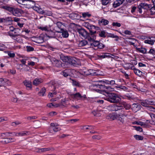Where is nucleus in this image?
<instances>
[{"instance_id": "nucleus-43", "label": "nucleus", "mask_w": 155, "mask_h": 155, "mask_svg": "<svg viewBox=\"0 0 155 155\" xmlns=\"http://www.w3.org/2000/svg\"><path fill=\"white\" fill-rule=\"evenodd\" d=\"M137 41V40L133 38H130L129 39V43L131 45H133L135 47H136L134 44L135 42Z\"/></svg>"}, {"instance_id": "nucleus-61", "label": "nucleus", "mask_w": 155, "mask_h": 155, "mask_svg": "<svg viewBox=\"0 0 155 155\" xmlns=\"http://www.w3.org/2000/svg\"><path fill=\"white\" fill-rule=\"evenodd\" d=\"M107 83L108 84L112 85L115 84V81L114 80H112L110 81H107Z\"/></svg>"}, {"instance_id": "nucleus-36", "label": "nucleus", "mask_w": 155, "mask_h": 155, "mask_svg": "<svg viewBox=\"0 0 155 155\" xmlns=\"http://www.w3.org/2000/svg\"><path fill=\"white\" fill-rule=\"evenodd\" d=\"M15 139L13 137L7 138L5 139V142L6 143L14 142L15 141Z\"/></svg>"}, {"instance_id": "nucleus-4", "label": "nucleus", "mask_w": 155, "mask_h": 155, "mask_svg": "<svg viewBox=\"0 0 155 155\" xmlns=\"http://www.w3.org/2000/svg\"><path fill=\"white\" fill-rule=\"evenodd\" d=\"M84 25L89 30L91 33L94 34L96 33V27L94 26L88 22H84Z\"/></svg>"}, {"instance_id": "nucleus-3", "label": "nucleus", "mask_w": 155, "mask_h": 155, "mask_svg": "<svg viewBox=\"0 0 155 155\" xmlns=\"http://www.w3.org/2000/svg\"><path fill=\"white\" fill-rule=\"evenodd\" d=\"M3 134H5L7 136L8 135V134H12L14 136H15L16 137H22L26 136L29 134H30V132L29 131H21L20 132L18 133L14 132L13 133H12L8 132L6 133H3Z\"/></svg>"}, {"instance_id": "nucleus-47", "label": "nucleus", "mask_w": 155, "mask_h": 155, "mask_svg": "<svg viewBox=\"0 0 155 155\" xmlns=\"http://www.w3.org/2000/svg\"><path fill=\"white\" fill-rule=\"evenodd\" d=\"M72 81L73 85L78 87L80 86V84L78 81L74 80H72Z\"/></svg>"}, {"instance_id": "nucleus-11", "label": "nucleus", "mask_w": 155, "mask_h": 155, "mask_svg": "<svg viewBox=\"0 0 155 155\" xmlns=\"http://www.w3.org/2000/svg\"><path fill=\"white\" fill-rule=\"evenodd\" d=\"M51 127H49V131L50 133H51V129H52L54 131L57 132L61 130V128L58 127V124L57 123H51L50 124Z\"/></svg>"}, {"instance_id": "nucleus-15", "label": "nucleus", "mask_w": 155, "mask_h": 155, "mask_svg": "<svg viewBox=\"0 0 155 155\" xmlns=\"http://www.w3.org/2000/svg\"><path fill=\"white\" fill-rule=\"evenodd\" d=\"M141 106L138 103H134L131 106V109L134 112L139 110L141 108Z\"/></svg>"}, {"instance_id": "nucleus-57", "label": "nucleus", "mask_w": 155, "mask_h": 155, "mask_svg": "<svg viewBox=\"0 0 155 155\" xmlns=\"http://www.w3.org/2000/svg\"><path fill=\"white\" fill-rule=\"evenodd\" d=\"M22 36H18L17 37V39L16 41L19 43L22 42V39L21 38Z\"/></svg>"}, {"instance_id": "nucleus-6", "label": "nucleus", "mask_w": 155, "mask_h": 155, "mask_svg": "<svg viewBox=\"0 0 155 155\" xmlns=\"http://www.w3.org/2000/svg\"><path fill=\"white\" fill-rule=\"evenodd\" d=\"M71 96L72 98L78 100L81 99L84 100L87 98L85 95L82 96L79 92L72 94H71Z\"/></svg>"}, {"instance_id": "nucleus-19", "label": "nucleus", "mask_w": 155, "mask_h": 155, "mask_svg": "<svg viewBox=\"0 0 155 155\" xmlns=\"http://www.w3.org/2000/svg\"><path fill=\"white\" fill-rule=\"evenodd\" d=\"M69 16L73 20L79 19L81 17V15L75 13H71L69 14Z\"/></svg>"}, {"instance_id": "nucleus-20", "label": "nucleus", "mask_w": 155, "mask_h": 155, "mask_svg": "<svg viewBox=\"0 0 155 155\" xmlns=\"http://www.w3.org/2000/svg\"><path fill=\"white\" fill-rule=\"evenodd\" d=\"M78 33L84 38L87 37L88 33L83 28L78 29Z\"/></svg>"}, {"instance_id": "nucleus-23", "label": "nucleus", "mask_w": 155, "mask_h": 155, "mask_svg": "<svg viewBox=\"0 0 155 155\" xmlns=\"http://www.w3.org/2000/svg\"><path fill=\"white\" fill-rule=\"evenodd\" d=\"M60 58L63 61L65 62V63H66L67 64L69 63L70 57L68 56H64L63 55H61L60 56Z\"/></svg>"}, {"instance_id": "nucleus-41", "label": "nucleus", "mask_w": 155, "mask_h": 155, "mask_svg": "<svg viewBox=\"0 0 155 155\" xmlns=\"http://www.w3.org/2000/svg\"><path fill=\"white\" fill-rule=\"evenodd\" d=\"M39 150H41V152H45L50 150H53V149L52 148L48 147L46 148H41Z\"/></svg>"}, {"instance_id": "nucleus-12", "label": "nucleus", "mask_w": 155, "mask_h": 155, "mask_svg": "<svg viewBox=\"0 0 155 155\" xmlns=\"http://www.w3.org/2000/svg\"><path fill=\"white\" fill-rule=\"evenodd\" d=\"M51 61L54 66L57 67H62V64L61 61L56 59L54 58H52L51 59Z\"/></svg>"}, {"instance_id": "nucleus-44", "label": "nucleus", "mask_w": 155, "mask_h": 155, "mask_svg": "<svg viewBox=\"0 0 155 155\" xmlns=\"http://www.w3.org/2000/svg\"><path fill=\"white\" fill-rule=\"evenodd\" d=\"M116 87L117 88H120L125 91H127L128 89V88L127 87L124 86L120 85L119 86H116Z\"/></svg>"}, {"instance_id": "nucleus-48", "label": "nucleus", "mask_w": 155, "mask_h": 155, "mask_svg": "<svg viewBox=\"0 0 155 155\" xmlns=\"http://www.w3.org/2000/svg\"><path fill=\"white\" fill-rule=\"evenodd\" d=\"M144 42L145 43L148 44L150 45H152L154 44L153 40H145L144 41Z\"/></svg>"}, {"instance_id": "nucleus-52", "label": "nucleus", "mask_w": 155, "mask_h": 155, "mask_svg": "<svg viewBox=\"0 0 155 155\" xmlns=\"http://www.w3.org/2000/svg\"><path fill=\"white\" fill-rule=\"evenodd\" d=\"M4 18L5 19L4 22L12 21V20L11 17H8Z\"/></svg>"}, {"instance_id": "nucleus-18", "label": "nucleus", "mask_w": 155, "mask_h": 155, "mask_svg": "<svg viewBox=\"0 0 155 155\" xmlns=\"http://www.w3.org/2000/svg\"><path fill=\"white\" fill-rule=\"evenodd\" d=\"M119 104L121 106H123L124 108H125L126 110H128L131 108V105L124 101L121 100L119 102Z\"/></svg>"}, {"instance_id": "nucleus-37", "label": "nucleus", "mask_w": 155, "mask_h": 155, "mask_svg": "<svg viewBox=\"0 0 155 155\" xmlns=\"http://www.w3.org/2000/svg\"><path fill=\"white\" fill-rule=\"evenodd\" d=\"M3 8L8 11L11 13H12L14 8L9 6H5L3 7Z\"/></svg>"}, {"instance_id": "nucleus-63", "label": "nucleus", "mask_w": 155, "mask_h": 155, "mask_svg": "<svg viewBox=\"0 0 155 155\" xmlns=\"http://www.w3.org/2000/svg\"><path fill=\"white\" fill-rule=\"evenodd\" d=\"M147 107L148 109L150 111L155 112V108H154L153 107L150 106V105L149 106V107Z\"/></svg>"}, {"instance_id": "nucleus-45", "label": "nucleus", "mask_w": 155, "mask_h": 155, "mask_svg": "<svg viewBox=\"0 0 155 155\" xmlns=\"http://www.w3.org/2000/svg\"><path fill=\"white\" fill-rule=\"evenodd\" d=\"M39 28L42 31H45L47 32L49 30V29L47 26L44 27L40 26L39 27Z\"/></svg>"}, {"instance_id": "nucleus-59", "label": "nucleus", "mask_w": 155, "mask_h": 155, "mask_svg": "<svg viewBox=\"0 0 155 155\" xmlns=\"http://www.w3.org/2000/svg\"><path fill=\"white\" fill-rule=\"evenodd\" d=\"M56 25L58 28L61 29L62 26H63V25L62 24V23L60 22H57L56 23Z\"/></svg>"}, {"instance_id": "nucleus-35", "label": "nucleus", "mask_w": 155, "mask_h": 155, "mask_svg": "<svg viewBox=\"0 0 155 155\" xmlns=\"http://www.w3.org/2000/svg\"><path fill=\"white\" fill-rule=\"evenodd\" d=\"M134 123L135 124L141 125V126H142L143 127H147V125L144 122H142L141 121H135L134 122Z\"/></svg>"}, {"instance_id": "nucleus-51", "label": "nucleus", "mask_w": 155, "mask_h": 155, "mask_svg": "<svg viewBox=\"0 0 155 155\" xmlns=\"http://www.w3.org/2000/svg\"><path fill=\"white\" fill-rule=\"evenodd\" d=\"M57 94V92L54 90L52 92H50L48 95L49 97H54V95H55Z\"/></svg>"}, {"instance_id": "nucleus-25", "label": "nucleus", "mask_w": 155, "mask_h": 155, "mask_svg": "<svg viewBox=\"0 0 155 155\" xmlns=\"http://www.w3.org/2000/svg\"><path fill=\"white\" fill-rule=\"evenodd\" d=\"M44 38L41 36L36 37L34 41L37 43H42L44 42Z\"/></svg>"}, {"instance_id": "nucleus-22", "label": "nucleus", "mask_w": 155, "mask_h": 155, "mask_svg": "<svg viewBox=\"0 0 155 155\" xmlns=\"http://www.w3.org/2000/svg\"><path fill=\"white\" fill-rule=\"evenodd\" d=\"M23 83L26 87L30 89L32 88V83L31 81L25 80L23 81Z\"/></svg>"}, {"instance_id": "nucleus-38", "label": "nucleus", "mask_w": 155, "mask_h": 155, "mask_svg": "<svg viewBox=\"0 0 155 155\" xmlns=\"http://www.w3.org/2000/svg\"><path fill=\"white\" fill-rule=\"evenodd\" d=\"M82 17L84 18L89 17L91 15L88 12L82 13Z\"/></svg>"}, {"instance_id": "nucleus-34", "label": "nucleus", "mask_w": 155, "mask_h": 155, "mask_svg": "<svg viewBox=\"0 0 155 155\" xmlns=\"http://www.w3.org/2000/svg\"><path fill=\"white\" fill-rule=\"evenodd\" d=\"M106 118L110 120H114L116 118V117L113 114H110L106 116Z\"/></svg>"}, {"instance_id": "nucleus-55", "label": "nucleus", "mask_w": 155, "mask_h": 155, "mask_svg": "<svg viewBox=\"0 0 155 155\" xmlns=\"http://www.w3.org/2000/svg\"><path fill=\"white\" fill-rule=\"evenodd\" d=\"M17 2L20 4L25 5L26 0H17Z\"/></svg>"}, {"instance_id": "nucleus-21", "label": "nucleus", "mask_w": 155, "mask_h": 155, "mask_svg": "<svg viewBox=\"0 0 155 155\" xmlns=\"http://www.w3.org/2000/svg\"><path fill=\"white\" fill-rule=\"evenodd\" d=\"M69 99H68L64 98L61 100V106L64 107H67L70 103L68 102Z\"/></svg>"}, {"instance_id": "nucleus-58", "label": "nucleus", "mask_w": 155, "mask_h": 155, "mask_svg": "<svg viewBox=\"0 0 155 155\" xmlns=\"http://www.w3.org/2000/svg\"><path fill=\"white\" fill-rule=\"evenodd\" d=\"M148 53L153 54L154 57L155 56V50L153 49H150Z\"/></svg>"}, {"instance_id": "nucleus-50", "label": "nucleus", "mask_w": 155, "mask_h": 155, "mask_svg": "<svg viewBox=\"0 0 155 155\" xmlns=\"http://www.w3.org/2000/svg\"><path fill=\"white\" fill-rule=\"evenodd\" d=\"M134 137L137 140H142L143 139L142 136L138 135H135L134 136Z\"/></svg>"}, {"instance_id": "nucleus-46", "label": "nucleus", "mask_w": 155, "mask_h": 155, "mask_svg": "<svg viewBox=\"0 0 155 155\" xmlns=\"http://www.w3.org/2000/svg\"><path fill=\"white\" fill-rule=\"evenodd\" d=\"M111 0H101V2L103 5H106L108 4L110 2Z\"/></svg>"}, {"instance_id": "nucleus-14", "label": "nucleus", "mask_w": 155, "mask_h": 155, "mask_svg": "<svg viewBox=\"0 0 155 155\" xmlns=\"http://www.w3.org/2000/svg\"><path fill=\"white\" fill-rule=\"evenodd\" d=\"M6 84L10 85V81L6 79L0 78V87Z\"/></svg>"}, {"instance_id": "nucleus-13", "label": "nucleus", "mask_w": 155, "mask_h": 155, "mask_svg": "<svg viewBox=\"0 0 155 155\" xmlns=\"http://www.w3.org/2000/svg\"><path fill=\"white\" fill-rule=\"evenodd\" d=\"M129 69L134 70V73L139 76L140 77L142 75V72L140 70L136 68L132 64H130Z\"/></svg>"}, {"instance_id": "nucleus-64", "label": "nucleus", "mask_w": 155, "mask_h": 155, "mask_svg": "<svg viewBox=\"0 0 155 155\" xmlns=\"http://www.w3.org/2000/svg\"><path fill=\"white\" fill-rule=\"evenodd\" d=\"M35 127L36 128H38L40 127L41 125V122L38 121H37L36 123L35 124Z\"/></svg>"}, {"instance_id": "nucleus-27", "label": "nucleus", "mask_w": 155, "mask_h": 155, "mask_svg": "<svg viewBox=\"0 0 155 155\" xmlns=\"http://www.w3.org/2000/svg\"><path fill=\"white\" fill-rule=\"evenodd\" d=\"M46 36L47 37L49 38H54L55 37L54 33L52 31H48L46 34Z\"/></svg>"}, {"instance_id": "nucleus-62", "label": "nucleus", "mask_w": 155, "mask_h": 155, "mask_svg": "<svg viewBox=\"0 0 155 155\" xmlns=\"http://www.w3.org/2000/svg\"><path fill=\"white\" fill-rule=\"evenodd\" d=\"M120 5V3L117 1L115 2L113 4V6L114 8H116Z\"/></svg>"}, {"instance_id": "nucleus-16", "label": "nucleus", "mask_w": 155, "mask_h": 155, "mask_svg": "<svg viewBox=\"0 0 155 155\" xmlns=\"http://www.w3.org/2000/svg\"><path fill=\"white\" fill-rule=\"evenodd\" d=\"M25 5H26L28 8H32L35 5V2L31 0H26Z\"/></svg>"}, {"instance_id": "nucleus-60", "label": "nucleus", "mask_w": 155, "mask_h": 155, "mask_svg": "<svg viewBox=\"0 0 155 155\" xmlns=\"http://www.w3.org/2000/svg\"><path fill=\"white\" fill-rule=\"evenodd\" d=\"M104 45L101 43H100L99 42V44H98L97 48H98L102 49L104 48Z\"/></svg>"}, {"instance_id": "nucleus-31", "label": "nucleus", "mask_w": 155, "mask_h": 155, "mask_svg": "<svg viewBox=\"0 0 155 155\" xmlns=\"http://www.w3.org/2000/svg\"><path fill=\"white\" fill-rule=\"evenodd\" d=\"M136 49L137 51L143 54L146 53L147 52L146 49L142 47L140 48L136 47Z\"/></svg>"}, {"instance_id": "nucleus-30", "label": "nucleus", "mask_w": 155, "mask_h": 155, "mask_svg": "<svg viewBox=\"0 0 155 155\" xmlns=\"http://www.w3.org/2000/svg\"><path fill=\"white\" fill-rule=\"evenodd\" d=\"M88 44V42L86 40H83L79 41L78 45L79 47H81L86 45H87Z\"/></svg>"}, {"instance_id": "nucleus-8", "label": "nucleus", "mask_w": 155, "mask_h": 155, "mask_svg": "<svg viewBox=\"0 0 155 155\" xmlns=\"http://www.w3.org/2000/svg\"><path fill=\"white\" fill-rule=\"evenodd\" d=\"M140 104L143 106L148 107L149 106L155 105V101L150 99L146 100L141 102Z\"/></svg>"}, {"instance_id": "nucleus-2", "label": "nucleus", "mask_w": 155, "mask_h": 155, "mask_svg": "<svg viewBox=\"0 0 155 155\" xmlns=\"http://www.w3.org/2000/svg\"><path fill=\"white\" fill-rule=\"evenodd\" d=\"M150 4H148L146 3H141L137 7V11L140 14L143 12L142 10H147L151 7Z\"/></svg>"}, {"instance_id": "nucleus-40", "label": "nucleus", "mask_w": 155, "mask_h": 155, "mask_svg": "<svg viewBox=\"0 0 155 155\" xmlns=\"http://www.w3.org/2000/svg\"><path fill=\"white\" fill-rule=\"evenodd\" d=\"M45 87H43L39 92V94L40 96H44V94L45 93Z\"/></svg>"}, {"instance_id": "nucleus-17", "label": "nucleus", "mask_w": 155, "mask_h": 155, "mask_svg": "<svg viewBox=\"0 0 155 155\" xmlns=\"http://www.w3.org/2000/svg\"><path fill=\"white\" fill-rule=\"evenodd\" d=\"M22 12L21 10L18 8H14L12 14L15 16H20L21 15Z\"/></svg>"}, {"instance_id": "nucleus-56", "label": "nucleus", "mask_w": 155, "mask_h": 155, "mask_svg": "<svg viewBox=\"0 0 155 155\" xmlns=\"http://www.w3.org/2000/svg\"><path fill=\"white\" fill-rule=\"evenodd\" d=\"M13 36L12 38L13 39L16 41V40L17 39V37L18 36H23V35H21L19 34H14V35Z\"/></svg>"}, {"instance_id": "nucleus-42", "label": "nucleus", "mask_w": 155, "mask_h": 155, "mask_svg": "<svg viewBox=\"0 0 155 155\" xmlns=\"http://www.w3.org/2000/svg\"><path fill=\"white\" fill-rule=\"evenodd\" d=\"M69 70H65L62 72V74L65 77H67L69 75Z\"/></svg>"}, {"instance_id": "nucleus-7", "label": "nucleus", "mask_w": 155, "mask_h": 155, "mask_svg": "<svg viewBox=\"0 0 155 155\" xmlns=\"http://www.w3.org/2000/svg\"><path fill=\"white\" fill-rule=\"evenodd\" d=\"M80 60L75 58L70 57L68 64L73 66L77 67L80 64Z\"/></svg>"}, {"instance_id": "nucleus-26", "label": "nucleus", "mask_w": 155, "mask_h": 155, "mask_svg": "<svg viewBox=\"0 0 155 155\" xmlns=\"http://www.w3.org/2000/svg\"><path fill=\"white\" fill-rule=\"evenodd\" d=\"M120 112L119 113V116L120 117H126L127 116V114L126 111L124 110V108H122L119 110Z\"/></svg>"}, {"instance_id": "nucleus-32", "label": "nucleus", "mask_w": 155, "mask_h": 155, "mask_svg": "<svg viewBox=\"0 0 155 155\" xmlns=\"http://www.w3.org/2000/svg\"><path fill=\"white\" fill-rule=\"evenodd\" d=\"M61 32L62 33L61 35L64 38H67L68 37L69 34L67 30L61 29Z\"/></svg>"}, {"instance_id": "nucleus-24", "label": "nucleus", "mask_w": 155, "mask_h": 155, "mask_svg": "<svg viewBox=\"0 0 155 155\" xmlns=\"http://www.w3.org/2000/svg\"><path fill=\"white\" fill-rule=\"evenodd\" d=\"M43 82V80L41 78H36L34 80L33 83L35 86H37Z\"/></svg>"}, {"instance_id": "nucleus-39", "label": "nucleus", "mask_w": 155, "mask_h": 155, "mask_svg": "<svg viewBox=\"0 0 155 155\" xmlns=\"http://www.w3.org/2000/svg\"><path fill=\"white\" fill-rule=\"evenodd\" d=\"M109 56V54L107 53H104L102 54V55H98L99 57L101 58H104Z\"/></svg>"}, {"instance_id": "nucleus-28", "label": "nucleus", "mask_w": 155, "mask_h": 155, "mask_svg": "<svg viewBox=\"0 0 155 155\" xmlns=\"http://www.w3.org/2000/svg\"><path fill=\"white\" fill-rule=\"evenodd\" d=\"M109 22L106 20L104 19H102L99 20L98 23L100 25H107Z\"/></svg>"}, {"instance_id": "nucleus-5", "label": "nucleus", "mask_w": 155, "mask_h": 155, "mask_svg": "<svg viewBox=\"0 0 155 155\" xmlns=\"http://www.w3.org/2000/svg\"><path fill=\"white\" fill-rule=\"evenodd\" d=\"M92 86L94 87H96L97 88H99L101 89H103L104 90L106 89L111 91H113L114 90L113 88L109 86H105L104 85L99 84L97 83H96L95 84H93Z\"/></svg>"}, {"instance_id": "nucleus-9", "label": "nucleus", "mask_w": 155, "mask_h": 155, "mask_svg": "<svg viewBox=\"0 0 155 155\" xmlns=\"http://www.w3.org/2000/svg\"><path fill=\"white\" fill-rule=\"evenodd\" d=\"M107 109L111 111H117L123 108V106L121 105H117L116 104H111L107 107Z\"/></svg>"}, {"instance_id": "nucleus-10", "label": "nucleus", "mask_w": 155, "mask_h": 155, "mask_svg": "<svg viewBox=\"0 0 155 155\" xmlns=\"http://www.w3.org/2000/svg\"><path fill=\"white\" fill-rule=\"evenodd\" d=\"M80 72L81 74L83 75H96L95 70L92 69L83 70L81 71Z\"/></svg>"}, {"instance_id": "nucleus-1", "label": "nucleus", "mask_w": 155, "mask_h": 155, "mask_svg": "<svg viewBox=\"0 0 155 155\" xmlns=\"http://www.w3.org/2000/svg\"><path fill=\"white\" fill-rule=\"evenodd\" d=\"M104 97L105 100L109 101L111 103H117L119 102L120 98L118 94L113 93L107 92Z\"/></svg>"}, {"instance_id": "nucleus-54", "label": "nucleus", "mask_w": 155, "mask_h": 155, "mask_svg": "<svg viewBox=\"0 0 155 155\" xmlns=\"http://www.w3.org/2000/svg\"><path fill=\"white\" fill-rule=\"evenodd\" d=\"M21 124V123L18 121H16L12 123L11 125L12 126L15 127L16 126Z\"/></svg>"}, {"instance_id": "nucleus-29", "label": "nucleus", "mask_w": 155, "mask_h": 155, "mask_svg": "<svg viewBox=\"0 0 155 155\" xmlns=\"http://www.w3.org/2000/svg\"><path fill=\"white\" fill-rule=\"evenodd\" d=\"M153 6L150 9L151 14L153 15L155 14V0H152Z\"/></svg>"}, {"instance_id": "nucleus-53", "label": "nucleus", "mask_w": 155, "mask_h": 155, "mask_svg": "<svg viewBox=\"0 0 155 155\" xmlns=\"http://www.w3.org/2000/svg\"><path fill=\"white\" fill-rule=\"evenodd\" d=\"M52 13L51 11L46 10H44V14L45 15L50 16L52 15Z\"/></svg>"}, {"instance_id": "nucleus-33", "label": "nucleus", "mask_w": 155, "mask_h": 155, "mask_svg": "<svg viewBox=\"0 0 155 155\" xmlns=\"http://www.w3.org/2000/svg\"><path fill=\"white\" fill-rule=\"evenodd\" d=\"M93 34L92 33H91V34H88L87 37H86L85 38H86L90 42H93L94 41V38H92V37H93Z\"/></svg>"}, {"instance_id": "nucleus-49", "label": "nucleus", "mask_w": 155, "mask_h": 155, "mask_svg": "<svg viewBox=\"0 0 155 155\" xmlns=\"http://www.w3.org/2000/svg\"><path fill=\"white\" fill-rule=\"evenodd\" d=\"M93 42V43H90L91 45V46H92V45H93V46L94 47H97L98 44H99V41H94Z\"/></svg>"}]
</instances>
